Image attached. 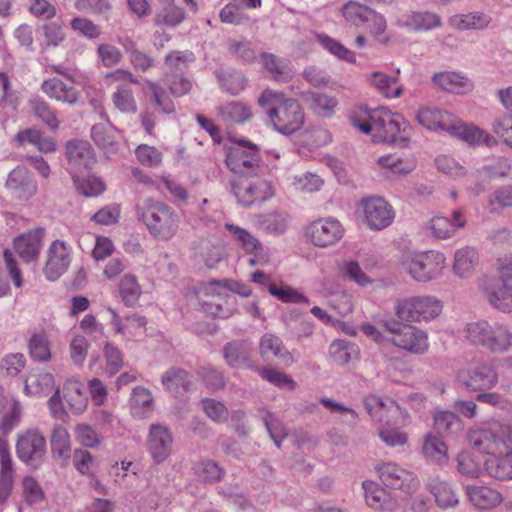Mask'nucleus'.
<instances>
[{
  "label": "nucleus",
  "mask_w": 512,
  "mask_h": 512,
  "mask_svg": "<svg viewBox=\"0 0 512 512\" xmlns=\"http://www.w3.org/2000/svg\"><path fill=\"white\" fill-rule=\"evenodd\" d=\"M471 447L486 454L483 471L489 477L512 480V428L498 422L471 429L468 434Z\"/></svg>",
  "instance_id": "f257e3e1"
},
{
  "label": "nucleus",
  "mask_w": 512,
  "mask_h": 512,
  "mask_svg": "<svg viewBox=\"0 0 512 512\" xmlns=\"http://www.w3.org/2000/svg\"><path fill=\"white\" fill-rule=\"evenodd\" d=\"M349 120L354 128L364 134H371L376 142L394 143L404 147L410 141V125L387 109L369 110L360 106L351 112Z\"/></svg>",
  "instance_id": "f03ea898"
},
{
  "label": "nucleus",
  "mask_w": 512,
  "mask_h": 512,
  "mask_svg": "<svg viewBox=\"0 0 512 512\" xmlns=\"http://www.w3.org/2000/svg\"><path fill=\"white\" fill-rule=\"evenodd\" d=\"M261 107L272 105L267 114L278 132L290 135L298 131L304 123V112L299 102L287 98L282 92L265 89L258 98Z\"/></svg>",
  "instance_id": "7ed1b4c3"
},
{
  "label": "nucleus",
  "mask_w": 512,
  "mask_h": 512,
  "mask_svg": "<svg viewBox=\"0 0 512 512\" xmlns=\"http://www.w3.org/2000/svg\"><path fill=\"white\" fill-rule=\"evenodd\" d=\"M140 215L149 233L158 240L168 241L178 231L179 215L163 202L147 200L141 208Z\"/></svg>",
  "instance_id": "20e7f679"
},
{
  "label": "nucleus",
  "mask_w": 512,
  "mask_h": 512,
  "mask_svg": "<svg viewBox=\"0 0 512 512\" xmlns=\"http://www.w3.org/2000/svg\"><path fill=\"white\" fill-rule=\"evenodd\" d=\"M399 264L413 280L426 283L441 276L446 257L437 251L407 252L401 256Z\"/></svg>",
  "instance_id": "39448f33"
},
{
  "label": "nucleus",
  "mask_w": 512,
  "mask_h": 512,
  "mask_svg": "<svg viewBox=\"0 0 512 512\" xmlns=\"http://www.w3.org/2000/svg\"><path fill=\"white\" fill-rule=\"evenodd\" d=\"M394 311L400 320L427 323L441 315L443 302L434 295H412L397 300Z\"/></svg>",
  "instance_id": "423d86ee"
},
{
  "label": "nucleus",
  "mask_w": 512,
  "mask_h": 512,
  "mask_svg": "<svg viewBox=\"0 0 512 512\" xmlns=\"http://www.w3.org/2000/svg\"><path fill=\"white\" fill-rule=\"evenodd\" d=\"M197 298L202 310L212 317L228 318L236 311V297L229 293L226 281L201 284Z\"/></svg>",
  "instance_id": "0eeeda50"
},
{
  "label": "nucleus",
  "mask_w": 512,
  "mask_h": 512,
  "mask_svg": "<svg viewBox=\"0 0 512 512\" xmlns=\"http://www.w3.org/2000/svg\"><path fill=\"white\" fill-rule=\"evenodd\" d=\"M230 184L235 198L243 207L260 206L275 195L273 183L260 176L259 172L235 177Z\"/></svg>",
  "instance_id": "6e6552de"
},
{
  "label": "nucleus",
  "mask_w": 512,
  "mask_h": 512,
  "mask_svg": "<svg viewBox=\"0 0 512 512\" xmlns=\"http://www.w3.org/2000/svg\"><path fill=\"white\" fill-rule=\"evenodd\" d=\"M383 327L391 335L387 341L397 348L413 355H423L428 352L429 338L425 330L395 320L383 321Z\"/></svg>",
  "instance_id": "1a4fd4ad"
},
{
  "label": "nucleus",
  "mask_w": 512,
  "mask_h": 512,
  "mask_svg": "<svg viewBox=\"0 0 512 512\" xmlns=\"http://www.w3.org/2000/svg\"><path fill=\"white\" fill-rule=\"evenodd\" d=\"M456 380L466 390L479 392L494 388L499 376L492 362L477 359L460 368Z\"/></svg>",
  "instance_id": "9d476101"
},
{
  "label": "nucleus",
  "mask_w": 512,
  "mask_h": 512,
  "mask_svg": "<svg viewBox=\"0 0 512 512\" xmlns=\"http://www.w3.org/2000/svg\"><path fill=\"white\" fill-rule=\"evenodd\" d=\"M226 165L236 177L260 172L262 161L259 147L244 138L236 139L235 145L228 149Z\"/></svg>",
  "instance_id": "9b49d317"
},
{
  "label": "nucleus",
  "mask_w": 512,
  "mask_h": 512,
  "mask_svg": "<svg viewBox=\"0 0 512 512\" xmlns=\"http://www.w3.org/2000/svg\"><path fill=\"white\" fill-rule=\"evenodd\" d=\"M83 384L76 378L67 379L62 390L57 388L54 394L48 400V408L51 415L57 419H63L66 416L65 408L62 400L66 401L73 413H83L88 404V399L83 393Z\"/></svg>",
  "instance_id": "f8f14e48"
},
{
  "label": "nucleus",
  "mask_w": 512,
  "mask_h": 512,
  "mask_svg": "<svg viewBox=\"0 0 512 512\" xmlns=\"http://www.w3.org/2000/svg\"><path fill=\"white\" fill-rule=\"evenodd\" d=\"M374 470L382 485L392 490H400L410 495L420 487V480L417 475L392 461H381L377 463Z\"/></svg>",
  "instance_id": "ddd939ff"
},
{
  "label": "nucleus",
  "mask_w": 512,
  "mask_h": 512,
  "mask_svg": "<svg viewBox=\"0 0 512 512\" xmlns=\"http://www.w3.org/2000/svg\"><path fill=\"white\" fill-rule=\"evenodd\" d=\"M357 212L370 230L380 231L390 226L395 218L392 206L382 197L362 198Z\"/></svg>",
  "instance_id": "4468645a"
},
{
  "label": "nucleus",
  "mask_w": 512,
  "mask_h": 512,
  "mask_svg": "<svg viewBox=\"0 0 512 512\" xmlns=\"http://www.w3.org/2000/svg\"><path fill=\"white\" fill-rule=\"evenodd\" d=\"M344 227L334 217H324L305 227V236L316 247L327 248L337 244L344 236Z\"/></svg>",
  "instance_id": "2eb2a0df"
},
{
  "label": "nucleus",
  "mask_w": 512,
  "mask_h": 512,
  "mask_svg": "<svg viewBox=\"0 0 512 512\" xmlns=\"http://www.w3.org/2000/svg\"><path fill=\"white\" fill-rule=\"evenodd\" d=\"M46 452V439L37 429L20 433L16 442V453L24 463L38 466Z\"/></svg>",
  "instance_id": "dca6fc26"
},
{
  "label": "nucleus",
  "mask_w": 512,
  "mask_h": 512,
  "mask_svg": "<svg viewBox=\"0 0 512 512\" xmlns=\"http://www.w3.org/2000/svg\"><path fill=\"white\" fill-rule=\"evenodd\" d=\"M173 441V434L167 426L160 423L150 425L147 447L156 464H161L169 458L172 453Z\"/></svg>",
  "instance_id": "f3484780"
},
{
  "label": "nucleus",
  "mask_w": 512,
  "mask_h": 512,
  "mask_svg": "<svg viewBox=\"0 0 512 512\" xmlns=\"http://www.w3.org/2000/svg\"><path fill=\"white\" fill-rule=\"evenodd\" d=\"M362 488L364 490L365 502L371 509L377 512H395L398 510V499L382 485L372 480H364Z\"/></svg>",
  "instance_id": "a211bd4d"
},
{
  "label": "nucleus",
  "mask_w": 512,
  "mask_h": 512,
  "mask_svg": "<svg viewBox=\"0 0 512 512\" xmlns=\"http://www.w3.org/2000/svg\"><path fill=\"white\" fill-rule=\"evenodd\" d=\"M467 219L462 209H456L452 212V218L444 216H434L426 224L428 233L439 240L452 238L459 229L466 226Z\"/></svg>",
  "instance_id": "6ab92c4d"
},
{
  "label": "nucleus",
  "mask_w": 512,
  "mask_h": 512,
  "mask_svg": "<svg viewBox=\"0 0 512 512\" xmlns=\"http://www.w3.org/2000/svg\"><path fill=\"white\" fill-rule=\"evenodd\" d=\"M6 188L16 199L27 200L36 193L37 184L30 172L19 166L9 173Z\"/></svg>",
  "instance_id": "aec40b11"
},
{
  "label": "nucleus",
  "mask_w": 512,
  "mask_h": 512,
  "mask_svg": "<svg viewBox=\"0 0 512 512\" xmlns=\"http://www.w3.org/2000/svg\"><path fill=\"white\" fill-rule=\"evenodd\" d=\"M70 264V254L64 242L56 240L49 249L44 273L50 281L57 280Z\"/></svg>",
  "instance_id": "412c9836"
},
{
  "label": "nucleus",
  "mask_w": 512,
  "mask_h": 512,
  "mask_svg": "<svg viewBox=\"0 0 512 512\" xmlns=\"http://www.w3.org/2000/svg\"><path fill=\"white\" fill-rule=\"evenodd\" d=\"M483 293L488 303L503 313L512 312V283L494 281L483 286Z\"/></svg>",
  "instance_id": "4be33fe9"
},
{
  "label": "nucleus",
  "mask_w": 512,
  "mask_h": 512,
  "mask_svg": "<svg viewBox=\"0 0 512 512\" xmlns=\"http://www.w3.org/2000/svg\"><path fill=\"white\" fill-rule=\"evenodd\" d=\"M419 124L429 130H445L450 133L455 116L436 107H422L416 114Z\"/></svg>",
  "instance_id": "5701e85b"
},
{
  "label": "nucleus",
  "mask_w": 512,
  "mask_h": 512,
  "mask_svg": "<svg viewBox=\"0 0 512 512\" xmlns=\"http://www.w3.org/2000/svg\"><path fill=\"white\" fill-rule=\"evenodd\" d=\"M364 404L368 413L379 420L388 415L401 417L403 421L409 418L408 412L392 399L384 400L376 395H368L364 400Z\"/></svg>",
  "instance_id": "b1692460"
},
{
  "label": "nucleus",
  "mask_w": 512,
  "mask_h": 512,
  "mask_svg": "<svg viewBox=\"0 0 512 512\" xmlns=\"http://www.w3.org/2000/svg\"><path fill=\"white\" fill-rule=\"evenodd\" d=\"M44 229L36 228L31 230L14 240V248L17 254L25 261H33L38 258Z\"/></svg>",
  "instance_id": "393cba45"
},
{
  "label": "nucleus",
  "mask_w": 512,
  "mask_h": 512,
  "mask_svg": "<svg viewBox=\"0 0 512 512\" xmlns=\"http://www.w3.org/2000/svg\"><path fill=\"white\" fill-rule=\"evenodd\" d=\"M433 83L447 92L464 94L473 89V82L466 76L453 71L435 73Z\"/></svg>",
  "instance_id": "a878e982"
},
{
  "label": "nucleus",
  "mask_w": 512,
  "mask_h": 512,
  "mask_svg": "<svg viewBox=\"0 0 512 512\" xmlns=\"http://www.w3.org/2000/svg\"><path fill=\"white\" fill-rule=\"evenodd\" d=\"M479 264V253L473 246H463L454 253L453 272L460 278L470 277Z\"/></svg>",
  "instance_id": "bb28decb"
},
{
  "label": "nucleus",
  "mask_w": 512,
  "mask_h": 512,
  "mask_svg": "<svg viewBox=\"0 0 512 512\" xmlns=\"http://www.w3.org/2000/svg\"><path fill=\"white\" fill-rule=\"evenodd\" d=\"M252 351V347L247 341H233L224 346L223 355L227 364L232 368H253Z\"/></svg>",
  "instance_id": "cd10ccee"
},
{
  "label": "nucleus",
  "mask_w": 512,
  "mask_h": 512,
  "mask_svg": "<svg viewBox=\"0 0 512 512\" xmlns=\"http://www.w3.org/2000/svg\"><path fill=\"white\" fill-rule=\"evenodd\" d=\"M450 135L456 136L470 145L486 144L491 146L495 140L486 131L474 125H468L455 117Z\"/></svg>",
  "instance_id": "c85d7f7f"
},
{
  "label": "nucleus",
  "mask_w": 512,
  "mask_h": 512,
  "mask_svg": "<svg viewBox=\"0 0 512 512\" xmlns=\"http://www.w3.org/2000/svg\"><path fill=\"white\" fill-rule=\"evenodd\" d=\"M426 487L441 509L455 507L459 502L458 495L452 485L440 477L430 478Z\"/></svg>",
  "instance_id": "c756f323"
},
{
  "label": "nucleus",
  "mask_w": 512,
  "mask_h": 512,
  "mask_svg": "<svg viewBox=\"0 0 512 512\" xmlns=\"http://www.w3.org/2000/svg\"><path fill=\"white\" fill-rule=\"evenodd\" d=\"M41 89L48 97L69 105H75L80 97L75 87L66 85L56 77L45 80Z\"/></svg>",
  "instance_id": "7c9ffc66"
},
{
  "label": "nucleus",
  "mask_w": 512,
  "mask_h": 512,
  "mask_svg": "<svg viewBox=\"0 0 512 512\" xmlns=\"http://www.w3.org/2000/svg\"><path fill=\"white\" fill-rule=\"evenodd\" d=\"M422 454L427 462L440 467L446 466L449 460L447 445L432 433L423 438Z\"/></svg>",
  "instance_id": "2f4dec72"
},
{
  "label": "nucleus",
  "mask_w": 512,
  "mask_h": 512,
  "mask_svg": "<svg viewBox=\"0 0 512 512\" xmlns=\"http://www.w3.org/2000/svg\"><path fill=\"white\" fill-rule=\"evenodd\" d=\"M55 379L53 374L43 370L31 371L25 380L24 392L28 396L48 395L54 388Z\"/></svg>",
  "instance_id": "473e14b6"
},
{
  "label": "nucleus",
  "mask_w": 512,
  "mask_h": 512,
  "mask_svg": "<svg viewBox=\"0 0 512 512\" xmlns=\"http://www.w3.org/2000/svg\"><path fill=\"white\" fill-rule=\"evenodd\" d=\"M512 349V329L503 323H492L487 351L504 354Z\"/></svg>",
  "instance_id": "72a5a7b5"
},
{
  "label": "nucleus",
  "mask_w": 512,
  "mask_h": 512,
  "mask_svg": "<svg viewBox=\"0 0 512 512\" xmlns=\"http://www.w3.org/2000/svg\"><path fill=\"white\" fill-rule=\"evenodd\" d=\"M217 114L228 124H242L253 116L251 107L241 101H231L218 106Z\"/></svg>",
  "instance_id": "f704fd0d"
},
{
  "label": "nucleus",
  "mask_w": 512,
  "mask_h": 512,
  "mask_svg": "<svg viewBox=\"0 0 512 512\" xmlns=\"http://www.w3.org/2000/svg\"><path fill=\"white\" fill-rule=\"evenodd\" d=\"M66 151L69 162L75 166L88 169L95 163L93 148L87 141H70Z\"/></svg>",
  "instance_id": "c9c22d12"
},
{
  "label": "nucleus",
  "mask_w": 512,
  "mask_h": 512,
  "mask_svg": "<svg viewBox=\"0 0 512 512\" xmlns=\"http://www.w3.org/2000/svg\"><path fill=\"white\" fill-rule=\"evenodd\" d=\"M467 495L471 503L478 509H492L502 502V495L487 486H469Z\"/></svg>",
  "instance_id": "e433bc0d"
},
{
  "label": "nucleus",
  "mask_w": 512,
  "mask_h": 512,
  "mask_svg": "<svg viewBox=\"0 0 512 512\" xmlns=\"http://www.w3.org/2000/svg\"><path fill=\"white\" fill-rule=\"evenodd\" d=\"M153 409L154 399L151 391L142 386L135 387L130 398V410L133 417L147 418Z\"/></svg>",
  "instance_id": "4c0bfd02"
},
{
  "label": "nucleus",
  "mask_w": 512,
  "mask_h": 512,
  "mask_svg": "<svg viewBox=\"0 0 512 512\" xmlns=\"http://www.w3.org/2000/svg\"><path fill=\"white\" fill-rule=\"evenodd\" d=\"M192 470L196 478L205 484L220 482L225 476L224 468L211 459H202L195 462Z\"/></svg>",
  "instance_id": "58836bf2"
},
{
  "label": "nucleus",
  "mask_w": 512,
  "mask_h": 512,
  "mask_svg": "<svg viewBox=\"0 0 512 512\" xmlns=\"http://www.w3.org/2000/svg\"><path fill=\"white\" fill-rule=\"evenodd\" d=\"M492 323L479 320L467 323L464 327V338L473 346L487 350Z\"/></svg>",
  "instance_id": "ea45409f"
},
{
  "label": "nucleus",
  "mask_w": 512,
  "mask_h": 512,
  "mask_svg": "<svg viewBox=\"0 0 512 512\" xmlns=\"http://www.w3.org/2000/svg\"><path fill=\"white\" fill-rule=\"evenodd\" d=\"M491 22V18L482 13L456 14L448 19V25L456 30L484 29Z\"/></svg>",
  "instance_id": "a19ab883"
},
{
  "label": "nucleus",
  "mask_w": 512,
  "mask_h": 512,
  "mask_svg": "<svg viewBox=\"0 0 512 512\" xmlns=\"http://www.w3.org/2000/svg\"><path fill=\"white\" fill-rule=\"evenodd\" d=\"M118 291L125 306L135 307L142 295V288L134 274L127 273L119 281Z\"/></svg>",
  "instance_id": "79ce46f5"
},
{
  "label": "nucleus",
  "mask_w": 512,
  "mask_h": 512,
  "mask_svg": "<svg viewBox=\"0 0 512 512\" xmlns=\"http://www.w3.org/2000/svg\"><path fill=\"white\" fill-rule=\"evenodd\" d=\"M161 383L167 391L180 394L188 390L191 380L188 372L184 369L172 367L162 374Z\"/></svg>",
  "instance_id": "37998d69"
},
{
  "label": "nucleus",
  "mask_w": 512,
  "mask_h": 512,
  "mask_svg": "<svg viewBox=\"0 0 512 512\" xmlns=\"http://www.w3.org/2000/svg\"><path fill=\"white\" fill-rule=\"evenodd\" d=\"M225 229L230 233L232 240L246 253L263 250L262 243L248 230L230 223L225 224Z\"/></svg>",
  "instance_id": "c03bdc74"
},
{
  "label": "nucleus",
  "mask_w": 512,
  "mask_h": 512,
  "mask_svg": "<svg viewBox=\"0 0 512 512\" xmlns=\"http://www.w3.org/2000/svg\"><path fill=\"white\" fill-rule=\"evenodd\" d=\"M259 352L260 355L267 360L273 357L282 360L291 359V355L282 340L273 334H265L262 336L259 342Z\"/></svg>",
  "instance_id": "a18cd8bd"
},
{
  "label": "nucleus",
  "mask_w": 512,
  "mask_h": 512,
  "mask_svg": "<svg viewBox=\"0 0 512 512\" xmlns=\"http://www.w3.org/2000/svg\"><path fill=\"white\" fill-rule=\"evenodd\" d=\"M91 136L95 144L101 148L108 157L115 155L118 151L116 131L106 128L102 124H96L91 129Z\"/></svg>",
  "instance_id": "49530a36"
},
{
  "label": "nucleus",
  "mask_w": 512,
  "mask_h": 512,
  "mask_svg": "<svg viewBox=\"0 0 512 512\" xmlns=\"http://www.w3.org/2000/svg\"><path fill=\"white\" fill-rule=\"evenodd\" d=\"M260 230L273 235H281L288 228V216L280 212H269L258 216Z\"/></svg>",
  "instance_id": "de8ad7c7"
},
{
  "label": "nucleus",
  "mask_w": 512,
  "mask_h": 512,
  "mask_svg": "<svg viewBox=\"0 0 512 512\" xmlns=\"http://www.w3.org/2000/svg\"><path fill=\"white\" fill-rule=\"evenodd\" d=\"M329 354L336 364L345 365L358 358L359 348L353 343L339 339L331 343Z\"/></svg>",
  "instance_id": "09e8293b"
},
{
  "label": "nucleus",
  "mask_w": 512,
  "mask_h": 512,
  "mask_svg": "<svg viewBox=\"0 0 512 512\" xmlns=\"http://www.w3.org/2000/svg\"><path fill=\"white\" fill-rule=\"evenodd\" d=\"M50 444L52 454L55 457L68 459L71 452V442L68 430L62 425H55L51 436Z\"/></svg>",
  "instance_id": "8fccbe9b"
},
{
  "label": "nucleus",
  "mask_w": 512,
  "mask_h": 512,
  "mask_svg": "<svg viewBox=\"0 0 512 512\" xmlns=\"http://www.w3.org/2000/svg\"><path fill=\"white\" fill-rule=\"evenodd\" d=\"M15 140L19 145L30 143L35 145L41 152H52L55 150L56 145L52 138L44 136L36 129H26L17 133Z\"/></svg>",
  "instance_id": "3c124183"
},
{
  "label": "nucleus",
  "mask_w": 512,
  "mask_h": 512,
  "mask_svg": "<svg viewBox=\"0 0 512 512\" xmlns=\"http://www.w3.org/2000/svg\"><path fill=\"white\" fill-rule=\"evenodd\" d=\"M112 102L121 113L135 114L137 111L134 93L129 85H117L112 94Z\"/></svg>",
  "instance_id": "603ef678"
},
{
  "label": "nucleus",
  "mask_w": 512,
  "mask_h": 512,
  "mask_svg": "<svg viewBox=\"0 0 512 512\" xmlns=\"http://www.w3.org/2000/svg\"><path fill=\"white\" fill-rule=\"evenodd\" d=\"M369 83L375 87L381 94L388 98H397L402 94L401 87L393 86L396 84V79L387 76L381 72H373L368 77Z\"/></svg>",
  "instance_id": "864d4df0"
},
{
  "label": "nucleus",
  "mask_w": 512,
  "mask_h": 512,
  "mask_svg": "<svg viewBox=\"0 0 512 512\" xmlns=\"http://www.w3.org/2000/svg\"><path fill=\"white\" fill-rule=\"evenodd\" d=\"M338 105L335 97L322 93H311L309 96V106L314 113L322 117H331Z\"/></svg>",
  "instance_id": "5fc2aeb1"
},
{
  "label": "nucleus",
  "mask_w": 512,
  "mask_h": 512,
  "mask_svg": "<svg viewBox=\"0 0 512 512\" xmlns=\"http://www.w3.org/2000/svg\"><path fill=\"white\" fill-rule=\"evenodd\" d=\"M28 346L30 355L34 360L47 362L51 359V345L46 334H33L29 340Z\"/></svg>",
  "instance_id": "6e6d98bb"
},
{
  "label": "nucleus",
  "mask_w": 512,
  "mask_h": 512,
  "mask_svg": "<svg viewBox=\"0 0 512 512\" xmlns=\"http://www.w3.org/2000/svg\"><path fill=\"white\" fill-rule=\"evenodd\" d=\"M186 18L185 11L168 2V5L163 7L155 16V23L157 25H164L168 27H176L180 25Z\"/></svg>",
  "instance_id": "4d7b16f0"
},
{
  "label": "nucleus",
  "mask_w": 512,
  "mask_h": 512,
  "mask_svg": "<svg viewBox=\"0 0 512 512\" xmlns=\"http://www.w3.org/2000/svg\"><path fill=\"white\" fill-rule=\"evenodd\" d=\"M373 12L371 8L356 1H349L342 7L343 17L356 26L367 23Z\"/></svg>",
  "instance_id": "13d9d810"
},
{
  "label": "nucleus",
  "mask_w": 512,
  "mask_h": 512,
  "mask_svg": "<svg viewBox=\"0 0 512 512\" xmlns=\"http://www.w3.org/2000/svg\"><path fill=\"white\" fill-rule=\"evenodd\" d=\"M262 62L276 81L287 82L292 78V71L289 66L279 60L275 55L268 53L262 54Z\"/></svg>",
  "instance_id": "bf43d9fd"
},
{
  "label": "nucleus",
  "mask_w": 512,
  "mask_h": 512,
  "mask_svg": "<svg viewBox=\"0 0 512 512\" xmlns=\"http://www.w3.org/2000/svg\"><path fill=\"white\" fill-rule=\"evenodd\" d=\"M324 184V180L317 174L304 172L295 175L292 179L294 190L302 193H313L319 191Z\"/></svg>",
  "instance_id": "052dcab7"
},
{
  "label": "nucleus",
  "mask_w": 512,
  "mask_h": 512,
  "mask_svg": "<svg viewBox=\"0 0 512 512\" xmlns=\"http://www.w3.org/2000/svg\"><path fill=\"white\" fill-rule=\"evenodd\" d=\"M368 28L371 36L376 43L388 45L391 37L387 32V22L383 15L374 11L368 19Z\"/></svg>",
  "instance_id": "680f3d73"
},
{
  "label": "nucleus",
  "mask_w": 512,
  "mask_h": 512,
  "mask_svg": "<svg viewBox=\"0 0 512 512\" xmlns=\"http://www.w3.org/2000/svg\"><path fill=\"white\" fill-rule=\"evenodd\" d=\"M317 40L327 51H329L332 55L336 56L337 58L345 60L349 63L356 62L355 53L346 48L337 40L324 34L317 35Z\"/></svg>",
  "instance_id": "e2e57ef3"
},
{
  "label": "nucleus",
  "mask_w": 512,
  "mask_h": 512,
  "mask_svg": "<svg viewBox=\"0 0 512 512\" xmlns=\"http://www.w3.org/2000/svg\"><path fill=\"white\" fill-rule=\"evenodd\" d=\"M378 436L388 447L404 446L408 443V434L400 428L383 425L378 430Z\"/></svg>",
  "instance_id": "0e129e2a"
},
{
  "label": "nucleus",
  "mask_w": 512,
  "mask_h": 512,
  "mask_svg": "<svg viewBox=\"0 0 512 512\" xmlns=\"http://www.w3.org/2000/svg\"><path fill=\"white\" fill-rule=\"evenodd\" d=\"M76 441L86 448H97L101 444V436L87 423H80L74 429Z\"/></svg>",
  "instance_id": "69168bd1"
},
{
  "label": "nucleus",
  "mask_w": 512,
  "mask_h": 512,
  "mask_svg": "<svg viewBox=\"0 0 512 512\" xmlns=\"http://www.w3.org/2000/svg\"><path fill=\"white\" fill-rule=\"evenodd\" d=\"M409 24L415 30H430L433 28L440 27L441 17L433 12H413L409 16Z\"/></svg>",
  "instance_id": "338daca9"
},
{
  "label": "nucleus",
  "mask_w": 512,
  "mask_h": 512,
  "mask_svg": "<svg viewBox=\"0 0 512 512\" xmlns=\"http://www.w3.org/2000/svg\"><path fill=\"white\" fill-rule=\"evenodd\" d=\"M492 130L505 145L512 148V115L505 114L496 118Z\"/></svg>",
  "instance_id": "774afa93"
}]
</instances>
